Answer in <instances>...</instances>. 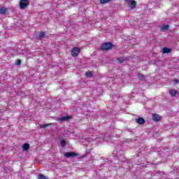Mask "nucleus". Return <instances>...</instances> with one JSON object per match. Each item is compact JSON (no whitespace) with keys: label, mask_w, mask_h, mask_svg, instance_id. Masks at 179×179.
I'll return each mask as SVG.
<instances>
[{"label":"nucleus","mask_w":179,"mask_h":179,"mask_svg":"<svg viewBox=\"0 0 179 179\" xmlns=\"http://www.w3.org/2000/svg\"><path fill=\"white\" fill-rule=\"evenodd\" d=\"M113 45L111 43H103L101 46V50H102V51H108L113 48Z\"/></svg>","instance_id":"f257e3e1"},{"label":"nucleus","mask_w":179,"mask_h":179,"mask_svg":"<svg viewBox=\"0 0 179 179\" xmlns=\"http://www.w3.org/2000/svg\"><path fill=\"white\" fill-rule=\"evenodd\" d=\"M30 5L29 0H20L19 6L20 9H26Z\"/></svg>","instance_id":"f03ea898"},{"label":"nucleus","mask_w":179,"mask_h":179,"mask_svg":"<svg viewBox=\"0 0 179 179\" xmlns=\"http://www.w3.org/2000/svg\"><path fill=\"white\" fill-rule=\"evenodd\" d=\"M72 57H78L80 54V48L78 47L73 48L71 51Z\"/></svg>","instance_id":"7ed1b4c3"},{"label":"nucleus","mask_w":179,"mask_h":179,"mask_svg":"<svg viewBox=\"0 0 179 179\" xmlns=\"http://www.w3.org/2000/svg\"><path fill=\"white\" fill-rule=\"evenodd\" d=\"M64 157H66L67 159H69V157H75L76 156H78V154H76V152H65L64 154Z\"/></svg>","instance_id":"20e7f679"},{"label":"nucleus","mask_w":179,"mask_h":179,"mask_svg":"<svg viewBox=\"0 0 179 179\" xmlns=\"http://www.w3.org/2000/svg\"><path fill=\"white\" fill-rule=\"evenodd\" d=\"M152 120L155 122H158L162 120V117L159 114L155 113L152 115Z\"/></svg>","instance_id":"39448f33"},{"label":"nucleus","mask_w":179,"mask_h":179,"mask_svg":"<svg viewBox=\"0 0 179 179\" xmlns=\"http://www.w3.org/2000/svg\"><path fill=\"white\" fill-rule=\"evenodd\" d=\"M169 94L171 97H176L177 94H179V92L177 90H171L169 91Z\"/></svg>","instance_id":"423d86ee"},{"label":"nucleus","mask_w":179,"mask_h":179,"mask_svg":"<svg viewBox=\"0 0 179 179\" xmlns=\"http://www.w3.org/2000/svg\"><path fill=\"white\" fill-rule=\"evenodd\" d=\"M136 124H138V125H142L145 124V119H143V117H138L136 119Z\"/></svg>","instance_id":"0eeeda50"},{"label":"nucleus","mask_w":179,"mask_h":179,"mask_svg":"<svg viewBox=\"0 0 179 179\" xmlns=\"http://www.w3.org/2000/svg\"><path fill=\"white\" fill-rule=\"evenodd\" d=\"M71 118H72L71 116H63L59 118V121L65 122L68 121V120H71Z\"/></svg>","instance_id":"6e6552de"},{"label":"nucleus","mask_w":179,"mask_h":179,"mask_svg":"<svg viewBox=\"0 0 179 179\" xmlns=\"http://www.w3.org/2000/svg\"><path fill=\"white\" fill-rule=\"evenodd\" d=\"M130 5L131 9H135V8H136V1L131 0Z\"/></svg>","instance_id":"1a4fd4ad"},{"label":"nucleus","mask_w":179,"mask_h":179,"mask_svg":"<svg viewBox=\"0 0 179 179\" xmlns=\"http://www.w3.org/2000/svg\"><path fill=\"white\" fill-rule=\"evenodd\" d=\"M8 12V8L2 7L0 8V15H5Z\"/></svg>","instance_id":"9d476101"},{"label":"nucleus","mask_w":179,"mask_h":179,"mask_svg":"<svg viewBox=\"0 0 179 179\" xmlns=\"http://www.w3.org/2000/svg\"><path fill=\"white\" fill-rule=\"evenodd\" d=\"M171 51V49L169 48H164L162 49L163 54H169Z\"/></svg>","instance_id":"9b49d317"},{"label":"nucleus","mask_w":179,"mask_h":179,"mask_svg":"<svg viewBox=\"0 0 179 179\" xmlns=\"http://www.w3.org/2000/svg\"><path fill=\"white\" fill-rule=\"evenodd\" d=\"M29 148H30V144L27 143H24L22 146L23 150H29Z\"/></svg>","instance_id":"f8f14e48"},{"label":"nucleus","mask_w":179,"mask_h":179,"mask_svg":"<svg viewBox=\"0 0 179 179\" xmlns=\"http://www.w3.org/2000/svg\"><path fill=\"white\" fill-rule=\"evenodd\" d=\"M44 36H45V34L43 31H40L38 34V37L39 38H44Z\"/></svg>","instance_id":"ddd939ff"},{"label":"nucleus","mask_w":179,"mask_h":179,"mask_svg":"<svg viewBox=\"0 0 179 179\" xmlns=\"http://www.w3.org/2000/svg\"><path fill=\"white\" fill-rule=\"evenodd\" d=\"M85 76H87V78H92V76H93V73L91 71H87L85 73Z\"/></svg>","instance_id":"4468645a"},{"label":"nucleus","mask_w":179,"mask_h":179,"mask_svg":"<svg viewBox=\"0 0 179 179\" xmlns=\"http://www.w3.org/2000/svg\"><path fill=\"white\" fill-rule=\"evenodd\" d=\"M111 0H100L101 5H104L106 3H108Z\"/></svg>","instance_id":"2eb2a0df"},{"label":"nucleus","mask_w":179,"mask_h":179,"mask_svg":"<svg viewBox=\"0 0 179 179\" xmlns=\"http://www.w3.org/2000/svg\"><path fill=\"white\" fill-rule=\"evenodd\" d=\"M38 179H48V178H47V176H45L43 174H39L38 176Z\"/></svg>","instance_id":"dca6fc26"},{"label":"nucleus","mask_w":179,"mask_h":179,"mask_svg":"<svg viewBox=\"0 0 179 179\" xmlns=\"http://www.w3.org/2000/svg\"><path fill=\"white\" fill-rule=\"evenodd\" d=\"M117 61L119 64H122V62H124L125 60L122 57H118L117 59Z\"/></svg>","instance_id":"f3484780"},{"label":"nucleus","mask_w":179,"mask_h":179,"mask_svg":"<svg viewBox=\"0 0 179 179\" xmlns=\"http://www.w3.org/2000/svg\"><path fill=\"white\" fill-rule=\"evenodd\" d=\"M138 78L139 80H143V79L146 78V76H144L143 74H138Z\"/></svg>","instance_id":"a211bd4d"},{"label":"nucleus","mask_w":179,"mask_h":179,"mask_svg":"<svg viewBox=\"0 0 179 179\" xmlns=\"http://www.w3.org/2000/svg\"><path fill=\"white\" fill-rule=\"evenodd\" d=\"M169 29V25L167 24H164L162 27V30H168Z\"/></svg>","instance_id":"6ab92c4d"},{"label":"nucleus","mask_w":179,"mask_h":179,"mask_svg":"<svg viewBox=\"0 0 179 179\" xmlns=\"http://www.w3.org/2000/svg\"><path fill=\"white\" fill-rule=\"evenodd\" d=\"M60 145L61 146L64 147L65 146V145H66V141L65 140H62L61 142H60Z\"/></svg>","instance_id":"aec40b11"},{"label":"nucleus","mask_w":179,"mask_h":179,"mask_svg":"<svg viewBox=\"0 0 179 179\" xmlns=\"http://www.w3.org/2000/svg\"><path fill=\"white\" fill-rule=\"evenodd\" d=\"M50 125H52V123L43 124V125L41 126V128H47V127H50Z\"/></svg>","instance_id":"412c9836"},{"label":"nucleus","mask_w":179,"mask_h":179,"mask_svg":"<svg viewBox=\"0 0 179 179\" xmlns=\"http://www.w3.org/2000/svg\"><path fill=\"white\" fill-rule=\"evenodd\" d=\"M15 64L17 65H20V64H22V60L21 59H17L15 62Z\"/></svg>","instance_id":"4be33fe9"},{"label":"nucleus","mask_w":179,"mask_h":179,"mask_svg":"<svg viewBox=\"0 0 179 179\" xmlns=\"http://www.w3.org/2000/svg\"><path fill=\"white\" fill-rule=\"evenodd\" d=\"M175 82H176L177 83H179L178 80H175Z\"/></svg>","instance_id":"5701e85b"},{"label":"nucleus","mask_w":179,"mask_h":179,"mask_svg":"<svg viewBox=\"0 0 179 179\" xmlns=\"http://www.w3.org/2000/svg\"><path fill=\"white\" fill-rule=\"evenodd\" d=\"M128 1H129V0H124L125 2H128Z\"/></svg>","instance_id":"b1692460"},{"label":"nucleus","mask_w":179,"mask_h":179,"mask_svg":"<svg viewBox=\"0 0 179 179\" xmlns=\"http://www.w3.org/2000/svg\"><path fill=\"white\" fill-rule=\"evenodd\" d=\"M0 112H1V109H0Z\"/></svg>","instance_id":"393cba45"}]
</instances>
